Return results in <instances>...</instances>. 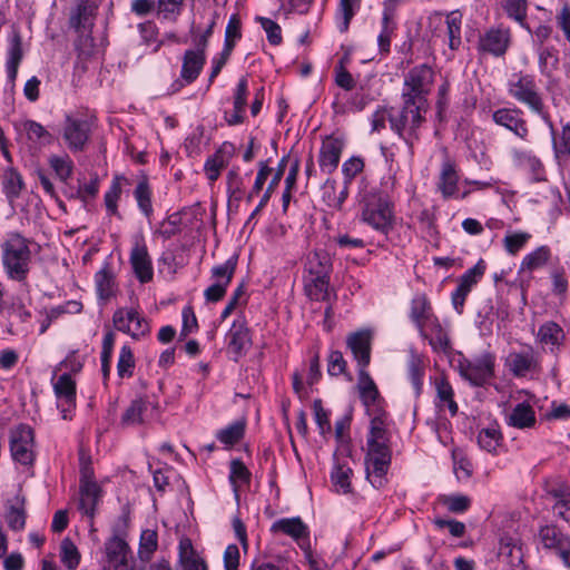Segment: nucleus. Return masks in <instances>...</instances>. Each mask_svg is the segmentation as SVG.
<instances>
[{
	"label": "nucleus",
	"instance_id": "nucleus-1",
	"mask_svg": "<svg viewBox=\"0 0 570 570\" xmlns=\"http://www.w3.org/2000/svg\"><path fill=\"white\" fill-rule=\"evenodd\" d=\"M357 372L360 399L371 416L364 459L366 478L374 488L380 489L386 483L385 475L392 460L389 414L383 409V399L366 368Z\"/></svg>",
	"mask_w": 570,
	"mask_h": 570
},
{
	"label": "nucleus",
	"instance_id": "nucleus-2",
	"mask_svg": "<svg viewBox=\"0 0 570 570\" xmlns=\"http://www.w3.org/2000/svg\"><path fill=\"white\" fill-rule=\"evenodd\" d=\"M35 242L18 232H11L0 245L1 263L8 279L24 283L31 271Z\"/></svg>",
	"mask_w": 570,
	"mask_h": 570
},
{
	"label": "nucleus",
	"instance_id": "nucleus-3",
	"mask_svg": "<svg viewBox=\"0 0 570 570\" xmlns=\"http://www.w3.org/2000/svg\"><path fill=\"white\" fill-rule=\"evenodd\" d=\"M361 219L374 230L389 235L395 223L394 204L389 190L371 187L364 190L361 198Z\"/></svg>",
	"mask_w": 570,
	"mask_h": 570
},
{
	"label": "nucleus",
	"instance_id": "nucleus-4",
	"mask_svg": "<svg viewBox=\"0 0 570 570\" xmlns=\"http://www.w3.org/2000/svg\"><path fill=\"white\" fill-rule=\"evenodd\" d=\"M428 108L414 100H403L401 108H391L390 127L404 140L411 156L414 154V144L420 139L419 129L425 122Z\"/></svg>",
	"mask_w": 570,
	"mask_h": 570
},
{
	"label": "nucleus",
	"instance_id": "nucleus-5",
	"mask_svg": "<svg viewBox=\"0 0 570 570\" xmlns=\"http://www.w3.org/2000/svg\"><path fill=\"white\" fill-rule=\"evenodd\" d=\"M508 94L531 112L538 115L553 131V122L547 110L542 94L532 75L515 73L508 82Z\"/></svg>",
	"mask_w": 570,
	"mask_h": 570
},
{
	"label": "nucleus",
	"instance_id": "nucleus-6",
	"mask_svg": "<svg viewBox=\"0 0 570 570\" xmlns=\"http://www.w3.org/2000/svg\"><path fill=\"white\" fill-rule=\"evenodd\" d=\"M95 128L94 118L68 114L65 116L61 128L62 139L71 153H81L87 148Z\"/></svg>",
	"mask_w": 570,
	"mask_h": 570
},
{
	"label": "nucleus",
	"instance_id": "nucleus-7",
	"mask_svg": "<svg viewBox=\"0 0 570 570\" xmlns=\"http://www.w3.org/2000/svg\"><path fill=\"white\" fill-rule=\"evenodd\" d=\"M9 446L14 462L30 466L36 459L35 432L27 424H18L10 430Z\"/></svg>",
	"mask_w": 570,
	"mask_h": 570
},
{
	"label": "nucleus",
	"instance_id": "nucleus-8",
	"mask_svg": "<svg viewBox=\"0 0 570 570\" xmlns=\"http://www.w3.org/2000/svg\"><path fill=\"white\" fill-rule=\"evenodd\" d=\"M114 327L128 334L132 340L140 341L150 334L148 320L137 308L120 307L112 315Z\"/></svg>",
	"mask_w": 570,
	"mask_h": 570
},
{
	"label": "nucleus",
	"instance_id": "nucleus-9",
	"mask_svg": "<svg viewBox=\"0 0 570 570\" xmlns=\"http://www.w3.org/2000/svg\"><path fill=\"white\" fill-rule=\"evenodd\" d=\"M493 354L485 352L474 360H462L459 362L460 375L474 386H482L494 375Z\"/></svg>",
	"mask_w": 570,
	"mask_h": 570
},
{
	"label": "nucleus",
	"instance_id": "nucleus-10",
	"mask_svg": "<svg viewBox=\"0 0 570 570\" xmlns=\"http://www.w3.org/2000/svg\"><path fill=\"white\" fill-rule=\"evenodd\" d=\"M433 81V71L426 65L414 67L410 70L404 81L403 100H414L429 106L425 98Z\"/></svg>",
	"mask_w": 570,
	"mask_h": 570
},
{
	"label": "nucleus",
	"instance_id": "nucleus-11",
	"mask_svg": "<svg viewBox=\"0 0 570 570\" xmlns=\"http://www.w3.org/2000/svg\"><path fill=\"white\" fill-rule=\"evenodd\" d=\"M539 543L544 550L553 551L570 569V537L553 523L541 525L537 534Z\"/></svg>",
	"mask_w": 570,
	"mask_h": 570
},
{
	"label": "nucleus",
	"instance_id": "nucleus-12",
	"mask_svg": "<svg viewBox=\"0 0 570 570\" xmlns=\"http://www.w3.org/2000/svg\"><path fill=\"white\" fill-rule=\"evenodd\" d=\"M131 243L132 247L130 250L129 261L132 267V272L140 283H149L154 277V267L144 235H134Z\"/></svg>",
	"mask_w": 570,
	"mask_h": 570
},
{
	"label": "nucleus",
	"instance_id": "nucleus-13",
	"mask_svg": "<svg viewBox=\"0 0 570 570\" xmlns=\"http://www.w3.org/2000/svg\"><path fill=\"white\" fill-rule=\"evenodd\" d=\"M492 120L495 125L511 131L521 140H528L530 130L523 111L518 107H502L493 111Z\"/></svg>",
	"mask_w": 570,
	"mask_h": 570
},
{
	"label": "nucleus",
	"instance_id": "nucleus-14",
	"mask_svg": "<svg viewBox=\"0 0 570 570\" xmlns=\"http://www.w3.org/2000/svg\"><path fill=\"white\" fill-rule=\"evenodd\" d=\"M511 43V32L509 28L493 27L484 31L479 38L478 49L481 52L493 57H502L508 51Z\"/></svg>",
	"mask_w": 570,
	"mask_h": 570
},
{
	"label": "nucleus",
	"instance_id": "nucleus-15",
	"mask_svg": "<svg viewBox=\"0 0 570 570\" xmlns=\"http://www.w3.org/2000/svg\"><path fill=\"white\" fill-rule=\"evenodd\" d=\"M158 413V405L148 397H137L121 415L122 426H137L147 423Z\"/></svg>",
	"mask_w": 570,
	"mask_h": 570
},
{
	"label": "nucleus",
	"instance_id": "nucleus-16",
	"mask_svg": "<svg viewBox=\"0 0 570 570\" xmlns=\"http://www.w3.org/2000/svg\"><path fill=\"white\" fill-rule=\"evenodd\" d=\"M459 180L460 176L454 161L445 159L441 165L436 187L441 193L443 199L460 198L464 199L470 194V190H465L459 194Z\"/></svg>",
	"mask_w": 570,
	"mask_h": 570
},
{
	"label": "nucleus",
	"instance_id": "nucleus-17",
	"mask_svg": "<svg viewBox=\"0 0 570 570\" xmlns=\"http://www.w3.org/2000/svg\"><path fill=\"white\" fill-rule=\"evenodd\" d=\"M227 351L233 355V360L238 362L245 355L252 345L249 331L244 318H237L233 322L226 334Z\"/></svg>",
	"mask_w": 570,
	"mask_h": 570
},
{
	"label": "nucleus",
	"instance_id": "nucleus-18",
	"mask_svg": "<svg viewBox=\"0 0 570 570\" xmlns=\"http://www.w3.org/2000/svg\"><path fill=\"white\" fill-rule=\"evenodd\" d=\"M53 392L58 400V409H60L62 419H70L69 413L76 407V382L71 375L68 373L60 375L53 383Z\"/></svg>",
	"mask_w": 570,
	"mask_h": 570
},
{
	"label": "nucleus",
	"instance_id": "nucleus-19",
	"mask_svg": "<svg viewBox=\"0 0 570 570\" xmlns=\"http://www.w3.org/2000/svg\"><path fill=\"white\" fill-rule=\"evenodd\" d=\"M346 345L351 350L358 370L366 368L371 362V332L367 330H361L348 334L346 337Z\"/></svg>",
	"mask_w": 570,
	"mask_h": 570
},
{
	"label": "nucleus",
	"instance_id": "nucleus-20",
	"mask_svg": "<svg viewBox=\"0 0 570 570\" xmlns=\"http://www.w3.org/2000/svg\"><path fill=\"white\" fill-rule=\"evenodd\" d=\"M399 0H384L382 13V29L377 36V45L381 53H389L391 39L396 29L395 16Z\"/></svg>",
	"mask_w": 570,
	"mask_h": 570
},
{
	"label": "nucleus",
	"instance_id": "nucleus-21",
	"mask_svg": "<svg viewBox=\"0 0 570 570\" xmlns=\"http://www.w3.org/2000/svg\"><path fill=\"white\" fill-rule=\"evenodd\" d=\"M101 488L88 476H82L79 485V510L91 521L96 514V508L101 499Z\"/></svg>",
	"mask_w": 570,
	"mask_h": 570
},
{
	"label": "nucleus",
	"instance_id": "nucleus-22",
	"mask_svg": "<svg viewBox=\"0 0 570 570\" xmlns=\"http://www.w3.org/2000/svg\"><path fill=\"white\" fill-rule=\"evenodd\" d=\"M4 519L12 531H21L26 527L27 511L26 497L19 490L13 497L8 498L4 503Z\"/></svg>",
	"mask_w": 570,
	"mask_h": 570
},
{
	"label": "nucleus",
	"instance_id": "nucleus-23",
	"mask_svg": "<svg viewBox=\"0 0 570 570\" xmlns=\"http://www.w3.org/2000/svg\"><path fill=\"white\" fill-rule=\"evenodd\" d=\"M344 142L340 138L326 137L321 146L318 164L323 171L332 174L338 166Z\"/></svg>",
	"mask_w": 570,
	"mask_h": 570
},
{
	"label": "nucleus",
	"instance_id": "nucleus-24",
	"mask_svg": "<svg viewBox=\"0 0 570 570\" xmlns=\"http://www.w3.org/2000/svg\"><path fill=\"white\" fill-rule=\"evenodd\" d=\"M498 558L512 570L521 567L523 564V551L519 539L503 535L500 539Z\"/></svg>",
	"mask_w": 570,
	"mask_h": 570
},
{
	"label": "nucleus",
	"instance_id": "nucleus-25",
	"mask_svg": "<svg viewBox=\"0 0 570 570\" xmlns=\"http://www.w3.org/2000/svg\"><path fill=\"white\" fill-rule=\"evenodd\" d=\"M512 161L518 168L529 173L533 180L540 181L544 179V166L532 151L513 149Z\"/></svg>",
	"mask_w": 570,
	"mask_h": 570
},
{
	"label": "nucleus",
	"instance_id": "nucleus-26",
	"mask_svg": "<svg viewBox=\"0 0 570 570\" xmlns=\"http://www.w3.org/2000/svg\"><path fill=\"white\" fill-rule=\"evenodd\" d=\"M508 366L514 376L522 377L534 371L538 365V356L532 347L522 352L511 353L507 360Z\"/></svg>",
	"mask_w": 570,
	"mask_h": 570
},
{
	"label": "nucleus",
	"instance_id": "nucleus-27",
	"mask_svg": "<svg viewBox=\"0 0 570 570\" xmlns=\"http://www.w3.org/2000/svg\"><path fill=\"white\" fill-rule=\"evenodd\" d=\"M23 59L22 38L19 30L14 29L9 38L6 69L10 82H14L18 69Z\"/></svg>",
	"mask_w": 570,
	"mask_h": 570
},
{
	"label": "nucleus",
	"instance_id": "nucleus-28",
	"mask_svg": "<svg viewBox=\"0 0 570 570\" xmlns=\"http://www.w3.org/2000/svg\"><path fill=\"white\" fill-rule=\"evenodd\" d=\"M271 531L284 533L298 543L301 540H307L309 534L307 525L299 517L278 519L272 524Z\"/></svg>",
	"mask_w": 570,
	"mask_h": 570
},
{
	"label": "nucleus",
	"instance_id": "nucleus-29",
	"mask_svg": "<svg viewBox=\"0 0 570 570\" xmlns=\"http://www.w3.org/2000/svg\"><path fill=\"white\" fill-rule=\"evenodd\" d=\"M433 316L431 303L424 293H416L410 303V318L416 328L423 333L426 322Z\"/></svg>",
	"mask_w": 570,
	"mask_h": 570
},
{
	"label": "nucleus",
	"instance_id": "nucleus-30",
	"mask_svg": "<svg viewBox=\"0 0 570 570\" xmlns=\"http://www.w3.org/2000/svg\"><path fill=\"white\" fill-rule=\"evenodd\" d=\"M96 293L100 301L107 302L116 295L117 283L110 264L106 263L95 274Z\"/></svg>",
	"mask_w": 570,
	"mask_h": 570
},
{
	"label": "nucleus",
	"instance_id": "nucleus-31",
	"mask_svg": "<svg viewBox=\"0 0 570 570\" xmlns=\"http://www.w3.org/2000/svg\"><path fill=\"white\" fill-rule=\"evenodd\" d=\"M537 338L540 344L549 346L550 352L554 353L563 345L566 333L559 324L549 321L539 327Z\"/></svg>",
	"mask_w": 570,
	"mask_h": 570
},
{
	"label": "nucleus",
	"instance_id": "nucleus-32",
	"mask_svg": "<svg viewBox=\"0 0 570 570\" xmlns=\"http://www.w3.org/2000/svg\"><path fill=\"white\" fill-rule=\"evenodd\" d=\"M206 62L203 50H186L184 53L180 76L187 82H194Z\"/></svg>",
	"mask_w": 570,
	"mask_h": 570
},
{
	"label": "nucleus",
	"instance_id": "nucleus-33",
	"mask_svg": "<svg viewBox=\"0 0 570 570\" xmlns=\"http://www.w3.org/2000/svg\"><path fill=\"white\" fill-rule=\"evenodd\" d=\"M463 16L459 10L451 11L445 17L448 46L452 51L460 49L462 45Z\"/></svg>",
	"mask_w": 570,
	"mask_h": 570
},
{
	"label": "nucleus",
	"instance_id": "nucleus-34",
	"mask_svg": "<svg viewBox=\"0 0 570 570\" xmlns=\"http://www.w3.org/2000/svg\"><path fill=\"white\" fill-rule=\"evenodd\" d=\"M288 158H289V156L287 155V156L282 157V159L279 160L278 166H277L266 190L264 191L263 196L261 197L259 203L257 204L255 209L249 215L248 223L252 219H254L263 210V208L268 204L273 193L275 191V189L277 188V186L279 185V183L282 180Z\"/></svg>",
	"mask_w": 570,
	"mask_h": 570
},
{
	"label": "nucleus",
	"instance_id": "nucleus-35",
	"mask_svg": "<svg viewBox=\"0 0 570 570\" xmlns=\"http://www.w3.org/2000/svg\"><path fill=\"white\" fill-rule=\"evenodd\" d=\"M96 9L97 8L88 0L81 1L70 16V26L76 31H80L81 29L86 30L92 27Z\"/></svg>",
	"mask_w": 570,
	"mask_h": 570
},
{
	"label": "nucleus",
	"instance_id": "nucleus-36",
	"mask_svg": "<svg viewBox=\"0 0 570 570\" xmlns=\"http://www.w3.org/2000/svg\"><path fill=\"white\" fill-rule=\"evenodd\" d=\"M535 413L525 402L518 403L508 416V424L518 429H529L535 424Z\"/></svg>",
	"mask_w": 570,
	"mask_h": 570
},
{
	"label": "nucleus",
	"instance_id": "nucleus-37",
	"mask_svg": "<svg viewBox=\"0 0 570 570\" xmlns=\"http://www.w3.org/2000/svg\"><path fill=\"white\" fill-rule=\"evenodd\" d=\"M305 271L308 275H331L332 259L325 250H314L308 254Z\"/></svg>",
	"mask_w": 570,
	"mask_h": 570
},
{
	"label": "nucleus",
	"instance_id": "nucleus-38",
	"mask_svg": "<svg viewBox=\"0 0 570 570\" xmlns=\"http://www.w3.org/2000/svg\"><path fill=\"white\" fill-rule=\"evenodd\" d=\"M538 57L540 72L548 79H553L560 62L558 50L554 47H539Z\"/></svg>",
	"mask_w": 570,
	"mask_h": 570
},
{
	"label": "nucleus",
	"instance_id": "nucleus-39",
	"mask_svg": "<svg viewBox=\"0 0 570 570\" xmlns=\"http://www.w3.org/2000/svg\"><path fill=\"white\" fill-rule=\"evenodd\" d=\"M435 389L438 396V407L441 410L448 407L452 416L456 415L459 407L454 401V392L451 384L444 377H439L435 381Z\"/></svg>",
	"mask_w": 570,
	"mask_h": 570
},
{
	"label": "nucleus",
	"instance_id": "nucleus-40",
	"mask_svg": "<svg viewBox=\"0 0 570 570\" xmlns=\"http://www.w3.org/2000/svg\"><path fill=\"white\" fill-rule=\"evenodd\" d=\"M106 558L110 564L130 558L131 549L126 539L110 537L105 542Z\"/></svg>",
	"mask_w": 570,
	"mask_h": 570
},
{
	"label": "nucleus",
	"instance_id": "nucleus-41",
	"mask_svg": "<svg viewBox=\"0 0 570 570\" xmlns=\"http://www.w3.org/2000/svg\"><path fill=\"white\" fill-rule=\"evenodd\" d=\"M330 275H307L305 288L308 296L316 301H325L328 295Z\"/></svg>",
	"mask_w": 570,
	"mask_h": 570
},
{
	"label": "nucleus",
	"instance_id": "nucleus-42",
	"mask_svg": "<svg viewBox=\"0 0 570 570\" xmlns=\"http://www.w3.org/2000/svg\"><path fill=\"white\" fill-rule=\"evenodd\" d=\"M353 471L350 466L346 464H342L338 461L333 466V470L331 472V480L335 488V491L338 493H350L352 485H351V475Z\"/></svg>",
	"mask_w": 570,
	"mask_h": 570
},
{
	"label": "nucleus",
	"instance_id": "nucleus-43",
	"mask_svg": "<svg viewBox=\"0 0 570 570\" xmlns=\"http://www.w3.org/2000/svg\"><path fill=\"white\" fill-rule=\"evenodd\" d=\"M424 363L422 358L412 353L407 361V377L414 389L415 396H420L423 387Z\"/></svg>",
	"mask_w": 570,
	"mask_h": 570
},
{
	"label": "nucleus",
	"instance_id": "nucleus-44",
	"mask_svg": "<svg viewBox=\"0 0 570 570\" xmlns=\"http://www.w3.org/2000/svg\"><path fill=\"white\" fill-rule=\"evenodd\" d=\"M158 549V534L156 530L146 529L141 532L139 539L138 557L147 562Z\"/></svg>",
	"mask_w": 570,
	"mask_h": 570
},
{
	"label": "nucleus",
	"instance_id": "nucleus-45",
	"mask_svg": "<svg viewBox=\"0 0 570 570\" xmlns=\"http://www.w3.org/2000/svg\"><path fill=\"white\" fill-rule=\"evenodd\" d=\"M229 202H240L245 196V181L238 167L232 168L226 177Z\"/></svg>",
	"mask_w": 570,
	"mask_h": 570
},
{
	"label": "nucleus",
	"instance_id": "nucleus-46",
	"mask_svg": "<svg viewBox=\"0 0 570 570\" xmlns=\"http://www.w3.org/2000/svg\"><path fill=\"white\" fill-rule=\"evenodd\" d=\"M550 255L551 253L548 246H540L523 257L520 269L533 272L544 266L548 263Z\"/></svg>",
	"mask_w": 570,
	"mask_h": 570
},
{
	"label": "nucleus",
	"instance_id": "nucleus-47",
	"mask_svg": "<svg viewBox=\"0 0 570 570\" xmlns=\"http://www.w3.org/2000/svg\"><path fill=\"white\" fill-rule=\"evenodd\" d=\"M501 442L502 434L497 426L482 429L478 434L479 446L489 453H497Z\"/></svg>",
	"mask_w": 570,
	"mask_h": 570
},
{
	"label": "nucleus",
	"instance_id": "nucleus-48",
	"mask_svg": "<svg viewBox=\"0 0 570 570\" xmlns=\"http://www.w3.org/2000/svg\"><path fill=\"white\" fill-rule=\"evenodd\" d=\"M485 273V264L480 259L473 267L469 268L459 279V288L461 292L470 293L472 287L483 277Z\"/></svg>",
	"mask_w": 570,
	"mask_h": 570
},
{
	"label": "nucleus",
	"instance_id": "nucleus-49",
	"mask_svg": "<svg viewBox=\"0 0 570 570\" xmlns=\"http://www.w3.org/2000/svg\"><path fill=\"white\" fill-rule=\"evenodd\" d=\"M229 469V482L234 492L237 493L240 485L249 484L252 473L239 459L232 460Z\"/></svg>",
	"mask_w": 570,
	"mask_h": 570
},
{
	"label": "nucleus",
	"instance_id": "nucleus-50",
	"mask_svg": "<svg viewBox=\"0 0 570 570\" xmlns=\"http://www.w3.org/2000/svg\"><path fill=\"white\" fill-rule=\"evenodd\" d=\"M24 184L21 175L13 168L4 171L3 189L10 200L18 198L23 189Z\"/></svg>",
	"mask_w": 570,
	"mask_h": 570
},
{
	"label": "nucleus",
	"instance_id": "nucleus-51",
	"mask_svg": "<svg viewBox=\"0 0 570 570\" xmlns=\"http://www.w3.org/2000/svg\"><path fill=\"white\" fill-rule=\"evenodd\" d=\"M236 266L237 256L228 258L223 264L215 265L212 268V277L215 279V283H220L222 285H229L235 274Z\"/></svg>",
	"mask_w": 570,
	"mask_h": 570
},
{
	"label": "nucleus",
	"instance_id": "nucleus-52",
	"mask_svg": "<svg viewBox=\"0 0 570 570\" xmlns=\"http://www.w3.org/2000/svg\"><path fill=\"white\" fill-rule=\"evenodd\" d=\"M49 165L57 175V177L62 181L67 183V180L71 177L73 171V161L68 155L57 156L52 155L49 157Z\"/></svg>",
	"mask_w": 570,
	"mask_h": 570
},
{
	"label": "nucleus",
	"instance_id": "nucleus-53",
	"mask_svg": "<svg viewBox=\"0 0 570 570\" xmlns=\"http://www.w3.org/2000/svg\"><path fill=\"white\" fill-rule=\"evenodd\" d=\"M551 134L556 155L570 157V120L562 124L560 134L554 130Z\"/></svg>",
	"mask_w": 570,
	"mask_h": 570
},
{
	"label": "nucleus",
	"instance_id": "nucleus-54",
	"mask_svg": "<svg viewBox=\"0 0 570 570\" xmlns=\"http://www.w3.org/2000/svg\"><path fill=\"white\" fill-rule=\"evenodd\" d=\"M134 195L139 209L146 217H149L153 214L151 190L146 178L137 184Z\"/></svg>",
	"mask_w": 570,
	"mask_h": 570
},
{
	"label": "nucleus",
	"instance_id": "nucleus-55",
	"mask_svg": "<svg viewBox=\"0 0 570 570\" xmlns=\"http://www.w3.org/2000/svg\"><path fill=\"white\" fill-rule=\"evenodd\" d=\"M244 432L245 423L242 421H236L226 426L225 429L220 430L217 433V439L219 442L226 445H234L243 439Z\"/></svg>",
	"mask_w": 570,
	"mask_h": 570
},
{
	"label": "nucleus",
	"instance_id": "nucleus-56",
	"mask_svg": "<svg viewBox=\"0 0 570 570\" xmlns=\"http://www.w3.org/2000/svg\"><path fill=\"white\" fill-rule=\"evenodd\" d=\"M61 562L69 569L73 570L79 566L80 553L76 544L68 538L61 541L60 546Z\"/></svg>",
	"mask_w": 570,
	"mask_h": 570
},
{
	"label": "nucleus",
	"instance_id": "nucleus-57",
	"mask_svg": "<svg viewBox=\"0 0 570 570\" xmlns=\"http://www.w3.org/2000/svg\"><path fill=\"white\" fill-rule=\"evenodd\" d=\"M531 234L527 232H515L507 234L503 239V247L510 255L518 254L529 242Z\"/></svg>",
	"mask_w": 570,
	"mask_h": 570
},
{
	"label": "nucleus",
	"instance_id": "nucleus-58",
	"mask_svg": "<svg viewBox=\"0 0 570 570\" xmlns=\"http://www.w3.org/2000/svg\"><path fill=\"white\" fill-rule=\"evenodd\" d=\"M135 358L131 348L128 345H124L120 348L117 374L119 377H130L134 374Z\"/></svg>",
	"mask_w": 570,
	"mask_h": 570
},
{
	"label": "nucleus",
	"instance_id": "nucleus-59",
	"mask_svg": "<svg viewBox=\"0 0 570 570\" xmlns=\"http://www.w3.org/2000/svg\"><path fill=\"white\" fill-rule=\"evenodd\" d=\"M23 130L27 132L28 138L31 140L51 142L52 135L39 122L35 120H26L23 122Z\"/></svg>",
	"mask_w": 570,
	"mask_h": 570
},
{
	"label": "nucleus",
	"instance_id": "nucleus-60",
	"mask_svg": "<svg viewBox=\"0 0 570 570\" xmlns=\"http://www.w3.org/2000/svg\"><path fill=\"white\" fill-rule=\"evenodd\" d=\"M272 171H273V169L267 165L266 161L259 163V168H258L254 185H253L252 189L249 190V193L245 197L247 203H250L253 200L254 196L258 195L262 191V189H263L268 176L272 174Z\"/></svg>",
	"mask_w": 570,
	"mask_h": 570
},
{
	"label": "nucleus",
	"instance_id": "nucleus-61",
	"mask_svg": "<svg viewBox=\"0 0 570 570\" xmlns=\"http://www.w3.org/2000/svg\"><path fill=\"white\" fill-rule=\"evenodd\" d=\"M184 0H158L157 12L164 19L176 20L183 9Z\"/></svg>",
	"mask_w": 570,
	"mask_h": 570
},
{
	"label": "nucleus",
	"instance_id": "nucleus-62",
	"mask_svg": "<svg viewBox=\"0 0 570 570\" xmlns=\"http://www.w3.org/2000/svg\"><path fill=\"white\" fill-rule=\"evenodd\" d=\"M121 195V184L118 177H116L108 191L105 194L106 209L110 215H118V200Z\"/></svg>",
	"mask_w": 570,
	"mask_h": 570
},
{
	"label": "nucleus",
	"instance_id": "nucleus-63",
	"mask_svg": "<svg viewBox=\"0 0 570 570\" xmlns=\"http://www.w3.org/2000/svg\"><path fill=\"white\" fill-rule=\"evenodd\" d=\"M227 165L223 154L218 150L213 157L208 158L204 165V170L210 181H216L220 175V170Z\"/></svg>",
	"mask_w": 570,
	"mask_h": 570
},
{
	"label": "nucleus",
	"instance_id": "nucleus-64",
	"mask_svg": "<svg viewBox=\"0 0 570 570\" xmlns=\"http://www.w3.org/2000/svg\"><path fill=\"white\" fill-rule=\"evenodd\" d=\"M503 8L510 18L523 24L527 17L528 0H505Z\"/></svg>",
	"mask_w": 570,
	"mask_h": 570
}]
</instances>
